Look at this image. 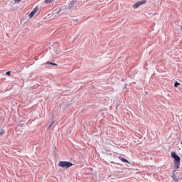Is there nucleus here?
Returning <instances> with one entry per match:
<instances>
[{
    "instance_id": "obj_1",
    "label": "nucleus",
    "mask_w": 182,
    "mask_h": 182,
    "mask_svg": "<svg viewBox=\"0 0 182 182\" xmlns=\"http://www.w3.org/2000/svg\"><path fill=\"white\" fill-rule=\"evenodd\" d=\"M171 156L172 157V159H174V166L176 168H180V156H178V155H177V154H176V152H172L171 154Z\"/></svg>"
},
{
    "instance_id": "obj_2",
    "label": "nucleus",
    "mask_w": 182,
    "mask_h": 182,
    "mask_svg": "<svg viewBox=\"0 0 182 182\" xmlns=\"http://www.w3.org/2000/svg\"><path fill=\"white\" fill-rule=\"evenodd\" d=\"M58 166L63 168H69V167H72V166H73V164L70 161H61L59 162Z\"/></svg>"
},
{
    "instance_id": "obj_3",
    "label": "nucleus",
    "mask_w": 182,
    "mask_h": 182,
    "mask_svg": "<svg viewBox=\"0 0 182 182\" xmlns=\"http://www.w3.org/2000/svg\"><path fill=\"white\" fill-rule=\"evenodd\" d=\"M146 2H147V0H141L139 1L136 2L133 6L134 9H137V8L140 6V5H144Z\"/></svg>"
},
{
    "instance_id": "obj_4",
    "label": "nucleus",
    "mask_w": 182,
    "mask_h": 182,
    "mask_svg": "<svg viewBox=\"0 0 182 182\" xmlns=\"http://www.w3.org/2000/svg\"><path fill=\"white\" fill-rule=\"evenodd\" d=\"M38 10H39V9L38 8V6H36L34 8V9L28 15L29 18H33V16H35V14H36V12H38Z\"/></svg>"
},
{
    "instance_id": "obj_5",
    "label": "nucleus",
    "mask_w": 182,
    "mask_h": 182,
    "mask_svg": "<svg viewBox=\"0 0 182 182\" xmlns=\"http://www.w3.org/2000/svg\"><path fill=\"white\" fill-rule=\"evenodd\" d=\"M119 160H122L123 163H128V164L130 163L127 161V159H126L122 156H119Z\"/></svg>"
},
{
    "instance_id": "obj_6",
    "label": "nucleus",
    "mask_w": 182,
    "mask_h": 182,
    "mask_svg": "<svg viewBox=\"0 0 182 182\" xmlns=\"http://www.w3.org/2000/svg\"><path fill=\"white\" fill-rule=\"evenodd\" d=\"M171 178H173V181L178 182V178H177V176L175 175V173L172 175Z\"/></svg>"
},
{
    "instance_id": "obj_7",
    "label": "nucleus",
    "mask_w": 182,
    "mask_h": 182,
    "mask_svg": "<svg viewBox=\"0 0 182 182\" xmlns=\"http://www.w3.org/2000/svg\"><path fill=\"white\" fill-rule=\"evenodd\" d=\"M55 0H45V4H52Z\"/></svg>"
},
{
    "instance_id": "obj_8",
    "label": "nucleus",
    "mask_w": 182,
    "mask_h": 182,
    "mask_svg": "<svg viewBox=\"0 0 182 182\" xmlns=\"http://www.w3.org/2000/svg\"><path fill=\"white\" fill-rule=\"evenodd\" d=\"M47 65H53V66H58V64L53 63H50L49 61L47 62Z\"/></svg>"
},
{
    "instance_id": "obj_9",
    "label": "nucleus",
    "mask_w": 182,
    "mask_h": 182,
    "mask_svg": "<svg viewBox=\"0 0 182 182\" xmlns=\"http://www.w3.org/2000/svg\"><path fill=\"white\" fill-rule=\"evenodd\" d=\"M174 86H175V87H178V86H180V82L176 81L174 83Z\"/></svg>"
},
{
    "instance_id": "obj_10",
    "label": "nucleus",
    "mask_w": 182,
    "mask_h": 182,
    "mask_svg": "<svg viewBox=\"0 0 182 182\" xmlns=\"http://www.w3.org/2000/svg\"><path fill=\"white\" fill-rule=\"evenodd\" d=\"M60 12H62V9H60L59 11H58L57 12H55V15H59V14H60Z\"/></svg>"
},
{
    "instance_id": "obj_11",
    "label": "nucleus",
    "mask_w": 182,
    "mask_h": 182,
    "mask_svg": "<svg viewBox=\"0 0 182 182\" xmlns=\"http://www.w3.org/2000/svg\"><path fill=\"white\" fill-rule=\"evenodd\" d=\"M55 123V121H53L50 124V126L48 127V129H50V127H52V125Z\"/></svg>"
},
{
    "instance_id": "obj_12",
    "label": "nucleus",
    "mask_w": 182,
    "mask_h": 182,
    "mask_svg": "<svg viewBox=\"0 0 182 182\" xmlns=\"http://www.w3.org/2000/svg\"><path fill=\"white\" fill-rule=\"evenodd\" d=\"M6 75H7V76H11V71L6 72Z\"/></svg>"
},
{
    "instance_id": "obj_13",
    "label": "nucleus",
    "mask_w": 182,
    "mask_h": 182,
    "mask_svg": "<svg viewBox=\"0 0 182 182\" xmlns=\"http://www.w3.org/2000/svg\"><path fill=\"white\" fill-rule=\"evenodd\" d=\"M15 2H21L22 0H14Z\"/></svg>"
},
{
    "instance_id": "obj_14",
    "label": "nucleus",
    "mask_w": 182,
    "mask_h": 182,
    "mask_svg": "<svg viewBox=\"0 0 182 182\" xmlns=\"http://www.w3.org/2000/svg\"><path fill=\"white\" fill-rule=\"evenodd\" d=\"M72 2H73V4H75V2H76V1L73 0Z\"/></svg>"
}]
</instances>
